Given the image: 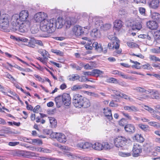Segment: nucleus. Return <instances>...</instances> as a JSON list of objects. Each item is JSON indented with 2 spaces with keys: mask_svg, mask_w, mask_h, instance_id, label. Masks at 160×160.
<instances>
[{
  "mask_svg": "<svg viewBox=\"0 0 160 160\" xmlns=\"http://www.w3.org/2000/svg\"><path fill=\"white\" fill-rule=\"evenodd\" d=\"M96 19L98 20L95 21V23L97 27L100 26V28L103 29L104 30H107L109 29L110 28V24L107 23L103 24L102 21L99 20L98 18H96Z\"/></svg>",
  "mask_w": 160,
  "mask_h": 160,
  "instance_id": "nucleus-13",
  "label": "nucleus"
},
{
  "mask_svg": "<svg viewBox=\"0 0 160 160\" xmlns=\"http://www.w3.org/2000/svg\"><path fill=\"white\" fill-rule=\"evenodd\" d=\"M70 66L73 68H75L77 70H80L81 69V68L78 65H77L75 63L71 64Z\"/></svg>",
  "mask_w": 160,
  "mask_h": 160,
  "instance_id": "nucleus-52",
  "label": "nucleus"
},
{
  "mask_svg": "<svg viewBox=\"0 0 160 160\" xmlns=\"http://www.w3.org/2000/svg\"><path fill=\"white\" fill-rule=\"evenodd\" d=\"M134 138V139L140 142H143L144 140V138L141 134H137L135 136Z\"/></svg>",
  "mask_w": 160,
  "mask_h": 160,
  "instance_id": "nucleus-38",
  "label": "nucleus"
},
{
  "mask_svg": "<svg viewBox=\"0 0 160 160\" xmlns=\"http://www.w3.org/2000/svg\"><path fill=\"white\" fill-rule=\"evenodd\" d=\"M40 160H52V159L47 157H40Z\"/></svg>",
  "mask_w": 160,
  "mask_h": 160,
  "instance_id": "nucleus-64",
  "label": "nucleus"
},
{
  "mask_svg": "<svg viewBox=\"0 0 160 160\" xmlns=\"http://www.w3.org/2000/svg\"><path fill=\"white\" fill-rule=\"evenodd\" d=\"M48 132L49 133H48V134H50L51 137L55 138L59 142L64 143L66 141L67 138L64 134L60 133L53 132L52 130H49Z\"/></svg>",
  "mask_w": 160,
  "mask_h": 160,
  "instance_id": "nucleus-4",
  "label": "nucleus"
},
{
  "mask_svg": "<svg viewBox=\"0 0 160 160\" xmlns=\"http://www.w3.org/2000/svg\"><path fill=\"white\" fill-rule=\"evenodd\" d=\"M117 42H115V44L111 43V47H112V48L113 49H115L116 50L113 53V55L115 56H116L117 54H120L122 52L121 49H118L120 46V42H119V41Z\"/></svg>",
  "mask_w": 160,
  "mask_h": 160,
  "instance_id": "nucleus-14",
  "label": "nucleus"
},
{
  "mask_svg": "<svg viewBox=\"0 0 160 160\" xmlns=\"http://www.w3.org/2000/svg\"><path fill=\"white\" fill-rule=\"evenodd\" d=\"M48 16L46 14L43 12H39L35 15L34 18L35 20L37 22H40V23L43 21L46 20L47 19Z\"/></svg>",
  "mask_w": 160,
  "mask_h": 160,
  "instance_id": "nucleus-9",
  "label": "nucleus"
},
{
  "mask_svg": "<svg viewBox=\"0 0 160 160\" xmlns=\"http://www.w3.org/2000/svg\"><path fill=\"white\" fill-rule=\"evenodd\" d=\"M138 126L142 130L145 131L147 130L149 128V126L148 125L142 124L141 123L139 124L138 125Z\"/></svg>",
  "mask_w": 160,
  "mask_h": 160,
  "instance_id": "nucleus-41",
  "label": "nucleus"
},
{
  "mask_svg": "<svg viewBox=\"0 0 160 160\" xmlns=\"http://www.w3.org/2000/svg\"><path fill=\"white\" fill-rule=\"evenodd\" d=\"M103 113L106 117V119H107L109 121H110V109L109 108H104Z\"/></svg>",
  "mask_w": 160,
  "mask_h": 160,
  "instance_id": "nucleus-33",
  "label": "nucleus"
},
{
  "mask_svg": "<svg viewBox=\"0 0 160 160\" xmlns=\"http://www.w3.org/2000/svg\"><path fill=\"white\" fill-rule=\"evenodd\" d=\"M132 151V155L133 157L138 156L142 151L141 146L138 144H134L133 145Z\"/></svg>",
  "mask_w": 160,
  "mask_h": 160,
  "instance_id": "nucleus-10",
  "label": "nucleus"
},
{
  "mask_svg": "<svg viewBox=\"0 0 160 160\" xmlns=\"http://www.w3.org/2000/svg\"><path fill=\"white\" fill-rule=\"evenodd\" d=\"M159 2V0H150L149 4V7L156 9L158 7Z\"/></svg>",
  "mask_w": 160,
  "mask_h": 160,
  "instance_id": "nucleus-23",
  "label": "nucleus"
},
{
  "mask_svg": "<svg viewBox=\"0 0 160 160\" xmlns=\"http://www.w3.org/2000/svg\"><path fill=\"white\" fill-rule=\"evenodd\" d=\"M72 32L77 37L81 35L84 32L82 27L79 25L74 26L72 28Z\"/></svg>",
  "mask_w": 160,
  "mask_h": 160,
  "instance_id": "nucleus-12",
  "label": "nucleus"
},
{
  "mask_svg": "<svg viewBox=\"0 0 160 160\" xmlns=\"http://www.w3.org/2000/svg\"><path fill=\"white\" fill-rule=\"evenodd\" d=\"M121 93L119 91L115 89H111V95L112 98L115 99L116 98L117 96L120 97Z\"/></svg>",
  "mask_w": 160,
  "mask_h": 160,
  "instance_id": "nucleus-28",
  "label": "nucleus"
},
{
  "mask_svg": "<svg viewBox=\"0 0 160 160\" xmlns=\"http://www.w3.org/2000/svg\"><path fill=\"white\" fill-rule=\"evenodd\" d=\"M148 124L151 126L157 127L158 123L155 122H148Z\"/></svg>",
  "mask_w": 160,
  "mask_h": 160,
  "instance_id": "nucleus-62",
  "label": "nucleus"
},
{
  "mask_svg": "<svg viewBox=\"0 0 160 160\" xmlns=\"http://www.w3.org/2000/svg\"><path fill=\"white\" fill-rule=\"evenodd\" d=\"M111 42L112 44H115V42H117V41H119V42H120V41L116 37H113L111 38Z\"/></svg>",
  "mask_w": 160,
  "mask_h": 160,
  "instance_id": "nucleus-54",
  "label": "nucleus"
},
{
  "mask_svg": "<svg viewBox=\"0 0 160 160\" xmlns=\"http://www.w3.org/2000/svg\"><path fill=\"white\" fill-rule=\"evenodd\" d=\"M120 97L123 98L124 99L128 100L130 102H132L133 101V100L132 98H131L129 96H128L123 93H121V94L120 95Z\"/></svg>",
  "mask_w": 160,
  "mask_h": 160,
  "instance_id": "nucleus-43",
  "label": "nucleus"
},
{
  "mask_svg": "<svg viewBox=\"0 0 160 160\" xmlns=\"http://www.w3.org/2000/svg\"><path fill=\"white\" fill-rule=\"evenodd\" d=\"M49 121L52 127L55 128L57 125V122L56 119L53 117L49 118Z\"/></svg>",
  "mask_w": 160,
  "mask_h": 160,
  "instance_id": "nucleus-39",
  "label": "nucleus"
},
{
  "mask_svg": "<svg viewBox=\"0 0 160 160\" xmlns=\"http://www.w3.org/2000/svg\"><path fill=\"white\" fill-rule=\"evenodd\" d=\"M141 68L148 70H151L152 69V67L151 66L150 64L149 63H147L145 64L142 65L141 66Z\"/></svg>",
  "mask_w": 160,
  "mask_h": 160,
  "instance_id": "nucleus-47",
  "label": "nucleus"
},
{
  "mask_svg": "<svg viewBox=\"0 0 160 160\" xmlns=\"http://www.w3.org/2000/svg\"><path fill=\"white\" fill-rule=\"evenodd\" d=\"M32 41V40L31 39H30V40H29L28 42V43L27 45L29 47L34 48L35 46V45L34 44L31 42Z\"/></svg>",
  "mask_w": 160,
  "mask_h": 160,
  "instance_id": "nucleus-60",
  "label": "nucleus"
},
{
  "mask_svg": "<svg viewBox=\"0 0 160 160\" xmlns=\"http://www.w3.org/2000/svg\"><path fill=\"white\" fill-rule=\"evenodd\" d=\"M153 36L156 39H160V30L157 31L155 32Z\"/></svg>",
  "mask_w": 160,
  "mask_h": 160,
  "instance_id": "nucleus-49",
  "label": "nucleus"
},
{
  "mask_svg": "<svg viewBox=\"0 0 160 160\" xmlns=\"http://www.w3.org/2000/svg\"><path fill=\"white\" fill-rule=\"evenodd\" d=\"M91 36L95 38H99L100 33L97 28L93 29L91 33Z\"/></svg>",
  "mask_w": 160,
  "mask_h": 160,
  "instance_id": "nucleus-35",
  "label": "nucleus"
},
{
  "mask_svg": "<svg viewBox=\"0 0 160 160\" xmlns=\"http://www.w3.org/2000/svg\"><path fill=\"white\" fill-rule=\"evenodd\" d=\"M125 131L127 132L133 133L135 130V128L134 126L132 124H128L126 125L124 127Z\"/></svg>",
  "mask_w": 160,
  "mask_h": 160,
  "instance_id": "nucleus-27",
  "label": "nucleus"
},
{
  "mask_svg": "<svg viewBox=\"0 0 160 160\" xmlns=\"http://www.w3.org/2000/svg\"><path fill=\"white\" fill-rule=\"evenodd\" d=\"M55 146L58 147L63 150V152L67 153V156L70 158L79 159L81 160H92V158L89 157L85 155H82L79 154H74L71 153H68V152L69 151V149L68 147L65 146H62L57 143H55L54 144Z\"/></svg>",
  "mask_w": 160,
  "mask_h": 160,
  "instance_id": "nucleus-3",
  "label": "nucleus"
},
{
  "mask_svg": "<svg viewBox=\"0 0 160 160\" xmlns=\"http://www.w3.org/2000/svg\"><path fill=\"white\" fill-rule=\"evenodd\" d=\"M127 44L128 46L130 48L137 47L138 46V45L137 44L130 41L128 42Z\"/></svg>",
  "mask_w": 160,
  "mask_h": 160,
  "instance_id": "nucleus-46",
  "label": "nucleus"
},
{
  "mask_svg": "<svg viewBox=\"0 0 160 160\" xmlns=\"http://www.w3.org/2000/svg\"><path fill=\"white\" fill-rule=\"evenodd\" d=\"M29 16L28 12L27 10L22 11L19 15L18 14H14L11 19V23L14 26L19 25V21L24 22L27 20Z\"/></svg>",
  "mask_w": 160,
  "mask_h": 160,
  "instance_id": "nucleus-1",
  "label": "nucleus"
},
{
  "mask_svg": "<svg viewBox=\"0 0 160 160\" xmlns=\"http://www.w3.org/2000/svg\"><path fill=\"white\" fill-rule=\"evenodd\" d=\"M9 19L10 17L8 15H2L0 19V26L2 27H7L9 25Z\"/></svg>",
  "mask_w": 160,
  "mask_h": 160,
  "instance_id": "nucleus-6",
  "label": "nucleus"
},
{
  "mask_svg": "<svg viewBox=\"0 0 160 160\" xmlns=\"http://www.w3.org/2000/svg\"><path fill=\"white\" fill-rule=\"evenodd\" d=\"M153 91L152 92L151 94V98L158 99H159V95H160V92L158 91L153 89Z\"/></svg>",
  "mask_w": 160,
  "mask_h": 160,
  "instance_id": "nucleus-26",
  "label": "nucleus"
},
{
  "mask_svg": "<svg viewBox=\"0 0 160 160\" xmlns=\"http://www.w3.org/2000/svg\"><path fill=\"white\" fill-rule=\"evenodd\" d=\"M84 98L82 95L79 94H74L72 98V101L75 107L80 108Z\"/></svg>",
  "mask_w": 160,
  "mask_h": 160,
  "instance_id": "nucleus-5",
  "label": "nucleus"
},
{
  "mask_svg": "<svg viewBox=\"0 0 160 160\" xmlns=\"http://www.w3.org/2000/svg\"><path fill=\"white\" fill-rule=\"evenodd\" d=\"M92 47L98 52H101L103 51L104 52H106L108 49V47L104 48L105 50L102 47L101 44H98L97 42H94L92 44Z\"/></svg>",
  "mask_w": 160,
  "mask_h": 160,
  "instance_id": "nucleus-16",
  "label": "nucleus"
},
{
  "mask_svg": "<svg viewBox=\"0 0 160 160\" xmlns=\"http://www.w3.org/2000/svg\"><path fill=\"white\" fill-rule=\"evenodd\" d=\"M51 51L53 53H56L57 55L60 56H62L63 55V53L62 52L57 50L56 49H52Z\"/></svg>",
  "mask_w": 160,
  "mask_h": 160,
  "instance_id": "nucleus-50",
  "label": "nucleus"
},
{
  "mask_svg": "<svg viewBox=\"0 0 160 160\" xmlns=\"http://www.w3.org/2000/svg\"><path fill=\"white\" fill-rule=\"evenodd\" d=\"M119 14L121 17H124L127 14V12L124 9L120 10L119 12Z\"/></svg>",
  "mask_w": 160,
  "mask_h": 160,
  "instance_id": "nucleus-48",
  "label": "nucleus"
},
{
  "mask_svg": "<svg viewBox=\"0 0 160 160\" xmlns=\"http://www.w3.org/2000/svg\"><path fill=\"white\" fill-rule=\"evenodd\" d=\"M151 18L156 22H160V14L158 13L154 12L152 14Z\"/></svg>",
  "mask_w": 160,
  "mask_h": 160,
  "instance_id": "nucleus-31",
  "label": "nucleus"
},
{
  "mask_svg": "<svg viewBox=\"0 0 160 160\" xmlns=\"http://www.w3.org/2000/svg\"><path fill=\"white\" fill-rule=\"evenodd\" d=\"M38 59L43 64L47 65V61L45 60V59L39 57L38 58Z\"/></svg>",
  "mask_w": 160,
  "mask_h": 160,
  "instance_id": "nucleus-57",
  "label": "nucleus"
},
{
  "mask_svg": "<svg viewBox=\"0 0 160 160\" xmlns=\"http://www.w3.org/2000/svg\"><path fill=\"white\" fill-rule=\"evenodd\" d=\"M73 18H67L64 20V25L66 26V28H68L71 25L75 22L72 21Z\"/></svg>",
  "mask_w": 160,
  "mask_h": 160,
  "instance_id": "nucleus-24",
  "label": "nucleus"
},
{
  "mask_svg": "<svg viewBox=\"0 0 160 160\" xmlns=\"http://www.w3.org/2000/svg\"><path fill=\"white\" fill-rule=\"evenodd\" d=\"M18 41H20L24 42H28L29 40L25 38H18Z\"/></svg>",
  "mask_w": 160,
  "mask_h": 160,
  "instance_id": "nucleus-63",
  "label": "nucleus"
},
{
  "mask_svg": "<svg viewBox=\"0 0 160 160\" xmlns=\"http://www.w3.org/2000/svg\"><path fill=\"white\" fill-rule=\"evenodd\" d=\"M145 109L148 111L151 114L153 118L157 119L160 121V116L157 115L156 113V112L154 109L147 106H145Z\"/></svg>",
  "mask_w": 160,
  "mask_h": 160,
  "instance_id": "nucleus-17",
  "label": "nucleus"
},
{
  "mask_svg": "<svg viewBox=\"0 0 160 160\" xmlns=\"http://www.w3.org/2000/svg\"><path fill=\"white\" fill-rule=\"evenodd\" d=\"M92 148L95 150L101 151L103 149V145L102 143L95 142L92 144Z\"/></svg>",
  "mask_w": 160,
  "mask_h": 160,
  "instance_id": "nucleus-22",
  "label": "nucleus"
},
{
  "mask_svg": "<svg viewBox=\"0 0 160 160\" xmlns=\"http://www.w3.org/2000/svg\"><path fill=\"white\" fill-rule=\"evenodd\" d=\"M83 88V85H75L71 89L73 91H76Z\"/></svg>",
  "mask_w": 160,
  "mask_h": 160,
  "instance_id": "nucleus-40",
  "label": "nucleus"
},
{
  "mask_svg": "<svg viewBox=\"0 0 160 160\" xmlns=\"http://www.w3.org/2000/svg\"><path fill=\"white\" fill-rule=\"evenodd\" d=\"M80 108L83 107L84 108H89L91 106V103L90 100L86 98H84L82 102Z\"/></svg>",
  "mask_w": 160,
  "mask_h": 160,
  "instance_id": "nucleus-25",
  "label": "nucleus"
},
{
  "mask_svg": "<svg viewBox=\"0 0 160 160\" xmlns=\"http://www.w3.org/2000/svg\"><path fill=\"white\" fill-rule=\"evenodd\" d=\"M62 95H59L55 98V101L57 106L60 107V105L62 103Z\"/></svg>",
  "mask_w": 160,
  "mask_h": 160,
  "instance_id": "nucleus-34",
  "label": "nucleus"
},
{
  "mask_svg": "<svg viewBox=\"0 0 160 160\" xmlns=\"http://www.w3.org/2000/svg\"><path fill=\"white\" fill-rule=\"evenodd\" d=\"M139 11L140 14L143 16L145 15V9L144 8H139Z\"/></svg>",
  "mask_w": 160,
  "mask_h": 160,
  "instance_id": "nucleus-58",
  "label": "nucleus"
},
{
  "mask_svg": "<svg viewBox=\"0 0 160 160\" xmlns=\"http://www.w3.org/2000/svg\"><path fill=\"white\" fill-rule=\"evenodd\" d=\"M19 142H10L8 143V145L11 146H14L19 144Z\"/></svg>",
  "mask_w": 160,
  "mask_h": 160,
  "instance_id": "nucleus-59",
  "label": "nucleus"
},
{
  "mask_svg": "<svg viewBox=\"0 0 160 160\" xmlns=\"http://www.w3.org/2000/svg\"><path fill=\"white\" fill-rule=\"evenodd\" d=\"M77 146L78 148L86 149H89L92 147V143L88 142H80L78 143Z\"/></svg>",
  "mask_w": 160,
  "mask_h": 160,
  "instance_id": "nucleus-15",
  "label": "nucleus"
},
{
  "mask_svg": "<svg viewBox=\"0 0 160 160\" xmlns=\"http://www.w3.org/2000/svg\"><path fill=\"white\" fill-rule=\"evenodd\" d=\"M26 139L27 140H29V141H27L25 140H24V141L34 144L40 145L42 144V141L39 139H32L27 138Z\"/></svg>",
  "mask_w": 160,
  "mask_h": 160,
  "instance_id": "nucleus-32",
  "label": "nucleus"
},
{
  "mask_svg": "<svg viewBox=\"0 0 160 160\" xmlns=\"http://www.w3.org/2000/svg\"><path fill=\"white\" fill-rule=\"evenodd\" d=\"M122 114L127 119L129 120H131L132 119V117L128 113L123 112H122Z\"/></svg>",
  "mask_w": 160,
  "mask_h": 160,
  "instance_id": "nucleus-55",
  "label": "nucleus"
},
{
  "mask_svg": "<svg viewBox=\"0 0 160 160\" xmlns=\"http://www.w3.org/2000/svg\"><path fill=\"white\" fill-rule=\"evenodd\" d=\"M118 154L120 156L123 157H128L131 156V153L129 152H119Z\"/></svg>",
  "mask_w": 160,
  "mask_h": 160,
  "instance_id": "nucleus-42",
  "label": "nucleus"
},
{
  "mask_svg": "<svg viewBox=\"0 0 160 160\" xmlns=\"http://www.w3.org/2000/svg\"><path fill=\"white\" fill-rule=\"evenodd\" d=\"M30 22L28 21H25L20 24L19 26H17L18 29L16 30L21 33H24L28 31L29 27Z\"/></svg>",
  "mask_w": 160,
  "mask_h": 160,
  "instance_id": "nucleus-8",
  "label": "nucleus"
},
{
  "mask_svg": "<svg viewBox=\"0 0 160 160\" xmlns=\"http://www.w3.org/2000/svg\"><path fill=\"white\" fill-rule=\"evenodd\" d=\"M112 73L117 75L121 77L122 78L126 79H131V77L129 76L127 74H125L117 70H113L112 71Z\"/></svg>",
  "mask_w": 160,
  "mask_h": 160,
  "instance_id": "nucleus-20",
  "label": "nucleus"
},
{
  "mask_svg": "<svg viewBox=\"0 0 160 160\" xmlns=\"http://www.w3.org/2000/svg\"><path fill=\"white\" fill-rule=\"evenodd\" d=\"M55 23V21L52 19L43 21L40 23V29L42 31L47 32L49 33H52L56 29Z\"/></svg>",
  "mask_w": 160,
  "mask_h": 160,
  "instance_id": "nucleus-2",
  "label": "nucleus"
},
{
  "mask_svg": "<svg viewBox=\"0 0 160 160\" xmlns=\"http://www.w3.org/2000/svg\"><path fill=\"white\" fill-rule=\"evenodd\" d=\"M151 51L153 53L158 54L160 53L159 48H152L151 49Z\"/></svg>",
  "mask_w": 160,
  "mask_h": 160,
  "instance_id": "nucleus-53",
  "label": "nucleus"
},
{
  "mask_svg": "<svg viewBox=\"0 0 160 160\" xmlns=\"http://www.w3.org/2000/svg\"><path fill=\"white\" fill-rule=\"evenodd\" d=\"M149 58L151 60L160 62V59L156 57L154 55H150Z\"/></svg>",
  "mask_w": 160,
  "mask_h": 160,
  "instance_id": "nucleus-45",
  "label": "nucleus"
},
{
  "mask_svg": "<svg viewBox=\"0 0 160 160\" xmlns=\"http://www.w3.org/2000/svg\"><path fill=\"white\" fill-rule=\"evenodd\" d=\"M124 110L129 112H135L139 111L138 108L133 105L125 106L123 107Z\"/></svg>",
  "mask_w": 160,
  "mask_h": 160,
  "instance_id": "nucleus-21",
  "label": "nucleus"
},
{
  "mask_svg": "<svg viewBox=\"0 0 160 160\" xmlns=\"http://www.w3.org/2000/svg\"><path fill=\"white\" fill-rule=\"evenodd\" d=\"M130 26L131 27V29L134 30H139L142 28V25L139 22H136L131 23L130 25Z\"/></svg>",
  "mask_w": 160,
  "mask_h": 160,
  "instance_id": "nucleus-30",
  "label": "nucleus"
},
{
  "mask_svg": "<svg viewBox=\"0 0 160 160\" xmlns=\"http://www.w3.org/2000/svg\"><path fill=\"white\" fill-rule=\"evenodd\" d=\"M62 103L66 106H69L71 103V98L70 95L68 93H64L62 95Z\"/></svg>",
  "mask_w": 160,
  "mask_h": 160,
  "instance_id": "nucleus-11",
  "label": "nucleus"
},
{
  "mask_svg": "<svg viewBox=\"0 0 160 160\" xmlns=\"http://www.w3.org/2000/svg\"><path fill=\"white\" fill-rule=\"evenodd\" d=\"M93 76L97 77L100 76L103 74V72L97 69H94L92 70Z\"/></svg>",
  "mask_w": 160,
  "mask_h": 160,
  "instance_id": "nucleus-37",
  "label": "nucleus"
},
{
  "mask_svg": "<svg viewBox=\"0 0 160 160\" xmlns=\"http://www.w3.org/2000/svg\"><path fill=\"white\" fill-rule=\"evenodd\" d=\"M52 19L54 20V21H55V23L56 26V28L57 27L58 28H61L64 25V20H63L62 18H58L57 21H56L55 19L53 18Z\"/></svg>",
  "mask_w": 160,
  "mask_h": 160,
  "instance_id": "nucleus-18",
  "label": "nucleus"
},
{
  "mask_svg": "<svg viewBox=\"0 0 160 160\" xmlns=\"http://www.w3.org/2000/svg\"><path fill=\"white\" fill-rule=\"evenodd\" d=\"M79 80L81 82H86V81H90L92 82H93V81H90V80L88 79L85 76H82L81 78H79Z\"/></svg>",
  "mask_w": 160,
  "mask_h": 160,
  "instance_id": "nucleus-51",
  "label": "nucleus"
},
{
  "mask_svg": "<svg viewBox=\"0 0 160 160\" xmlns=\"http://www.w3.org/2000/svg\"><path fill=\"white\" fill-rule=\"evenodd\" d=\"M80 78L79 76L77 74H73L70 75L68 77V79L70 81H74Z\"/></svg>",
  "mask_w": 160,
  "mask_h": 160,
  "instance_id": "nucleus-36",
  "label": "nucleus"
},
{
  "mask_svg": "<svg viewBox=\"0 0 160 160\" xmlns=\"http://www.w3.org/2000/svg\"><path fill=\"white\" fill-rule=\"evenodd\" d=\"M127 141V139L124 137L119 136L116 138L114 141L115 146L117 147H122L125 145Z\"/></svg>",
  "mask_w": 160,
  "mask_h": 160,
  "instance_id": "nucleus-7",
  "label": "nucleus"
},
{
  "mask_svg": "<svg viewBox=\"0 0 160 160\" xmlns=\"http://www.w3.org/2000/svg\"><path fill=\"white\" fill-rule=\"evenodd\" d=\"M122 26V22L120 20H117L114 22V28L118 31L119 30Z\"/></svg>",
  "mask_w": 160,
  "mask_h": 160,
  "instance_id": "nucleus-29",
  "label": "nucleus"
},
{
  "mask_svg": "<svg viewBox=\"0 0 160 160\" xmlns=\"http://www.w3.org/2000/svg\"><path fill=\"white\" fill-rule=\"evenodd\" d=\"M38 52L43 57L45 56H48L49 55L48 52L44 49H39L38 51Z\"/></svg>",
  "mask_w": 160,
  "mask_h": 160,
  "instance_id": "nucleus-44",
  "label": "nucleus"
},
{
  "mask_svg": "<svg viewBox=\"0 0 160 160\" xmlns=\"http://www.w3.org/2000/svg\"><path fill=\"white\" fill-rule=\"evenodd\" d=\"M35 43L38 44V45L42 46H43V43L42 41L38 40H35L34 41Z\"/></svg>",
  "mask_w": 160,
  "mask_h": 160,
  "instance_id": "nucleus-61",
  "label": "nucleus"
},
{
  "mask_svg": "<svg viewBox=\"0 0 160 160\" xmlns=\"http://www.w3.org/2000/svg\"><path fill=\"white\" fill-rule=\"evenodd\" d=\"M134 89L137 91V92H143V91L144 90V88L140 87H137Z\"/></svg>",
  "mask_w": 160,
  "mask_h": 160,
  "instance_id": "nucleus-56",
  "label": "nucleus"
},
{
  "mask_svg": "<svg viewBox=\"0 0 160 160\" xmlns=\"http://www.w3.org/2000/svg\"><path fill=\"white\" fill-rule=\"evenodd\" d=\"M147 27L152 30L156 29L158 28V23L154 21H150L147 23Z\"/></svg>",
  "mask_w": 160,
  "mask_h": 160,
  "instance_id": "nucleus-19",
  "label": "nucleus"
}]
</instances>
